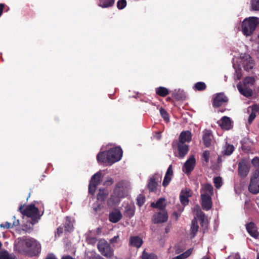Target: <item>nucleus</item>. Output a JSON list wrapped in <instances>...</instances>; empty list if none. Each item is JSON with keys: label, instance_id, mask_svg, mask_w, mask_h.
I'll return each mask as SVG.
<instances>
[{"label": "nucleus", "instance_id": "6e6d98bb", "mask_svg": "<svg viewBox=\"0 0 259 259\" xmlns=\"http://www.w3.org/2000/svg\"><path fill=\"white\" fill-rule=\"evenodd\" d=\"M87 240L89 243L94 244L97 242V239L95 237H90L88 238Z\"/></svg>", "mask_w": 259, "mask_h": 259}, {"label": "nucleus", "instance_id": "1a4fd4ad", "mask_svg": "<svg viewBox=\"0 0 259 259\" xmlns=\"http://www.w3.org/2000/svg\"><path fill=\"white\" fill-rule=\"evenodd\" d=\"M168 220V214L165 210L155 213L152 217L153 224H160L166 222Z\"/></svg>", "mask_w": 259, "mask_h": 259}, {"label": "nucleus", "instance_id": "338daca9", "mask_svg": "<svg viewBox=\"0 0 259 259\" xmlns=\"http://www.w3.org/2000/svg\"><path fill=\"white\" fill-rule=\"evenodd\" d=\"M92 259H105V258H104L103 257H102L100 255H96V256H95L94 257H93L92 258Z\"/></svg>", "mask_w": 259, "mask_h": 259}, {"label": "nucleus", "instance_id": "cd10ccee", "mask_svg": "<svg viewBox=\"0 0 259 259\" xmlns=\"http://www.w3.org/2000/svg\"><path fill=\"white\" fill-rule=\"evenodd\" d=\"M158 183L156 182V178L154 177L151 178L148 184V188L149 191L154 192L157 189Z\"/></svg>", "mask_w": 259, "mask_h": 259}, {"label": "nucleus", "instance_id": "a19ab883", "mask_svg": "<svg viewBox=\"0 0 259 259\" xmlns=\"http://www.w3.org/2000/svg\"><path fill=\"white\" fill-rule=\"evenodd\" d=\"M213 183L217 189H219L222 185V179L220 177H216L213 178Z\"/></svg>", "mask_w": 259, "mask_h": 259}, {"label": "nucleus", "instance_id": "f3484780", "mask_svg": "<svg viewBox=\"0 0 259 259\" xmlns=\"http://www.w3.org/2000/svg\"><path fill=\"white\" fill-rule=\"evenodd\" d=\"M192 140V134L189 131H183L181 133L177 142L185 143L190 142Z\"/></svg>", "mask_w": 259, "mask_h": 259}, {"label": "nucleus", "instance_id": "a878e982", "mask_svg": "<svg viewBox=\"0 0 259 259\" xmlns=\"http://www.w3.org/2000/svg\"><path fill=\"white\" fill-rule=\"evenodd\" d=\"M108 195V191L105 188H100L99 190V192L97 195V200L103 201H104Z\"/></svg>", "mask_w": 259, "mask_h": 259}, {"label": "nucleus", "instance_id": "473e14b6", "mask_svg": "<svg viewBox=\"0 0 259 259\" xmlns=\"http://www.w3.org/2000/svg\"><path fill=\"white\" fill-rule=\"evenodd\" d=\"M124 215L129 218H132L135 214V209L131 206H127L125 207Z\"/></svg>", "mask_w": 259, "mask_h": 259}, {"label": "nucleus", "instance_id": "de8ad7c7", "mask_svg": "<svg viewBox=\"0 0 259 259\" xmlns=\"http://www.w3.org/2000/svg\"><path fill=\"white\" fill-rule=\"evenodd\" d=\"M210 152L208 150H205L203 152L202 157L206 163L208 162Z\"/></svg>", "mask_w": 259, "mask_h": 259}, {"label": "nucleus", "instance_id": "20e7f679", "mask_svg": "<svg viewBox=\"0 0 259 259\" xmlns=\"http://www.w3.org/2000/svg\"><path fill=\"white\" fill-rule=\"evenodd\" d=\"M19 210L22 214L31 218L32 220H36L39 216L38 209L33 204L26 206L25 208H24L23 205H21L19 208Z\"/></svg>", "mask_w": 259, "mask_h": 259}, {"label": "nucleus", "instance_id": "37998d69", "mask_svg": "<svg viewBox=\"0 0 259 259\" xmlns=\"http://www.w3.org/2000/svg\"><path fill=\"white\" fill-rule=\"evenodd\" d=\"M0 259H14L6 250L0 252Z\"/></svg>", "mask_w": 259, "mask_h": 259}, {"label": "nucleus", "instance_id": "4be33fe9", "mask_svg": "<svg viewBox=\"0 0 259 259\" xmlns=\"http://www.w3.org/2000/svg\"><path fill=\"white\" fill-rule=\"evenodd\" d=\"M199 226L198 221L196 218H194L192 221L191 226L190 229V235L191 238H194L197 234L198 231Z\"/></svg>", "mask_w": 259, "mask_h": 259}, {"label": "nucleus", "instance_id": "ddd939ff", "mask_svg": "<svg viewBox=\"0 0 259 259\" xmlns=\"http://www.w3.org/2000/svg\"><path fill=\"white\" fill-rule=\"evenodd\" d=\"M237 88L240 93L246 97H250L252 95V91L250 87L241 84L240 83L237 85Z\"/></svg>", "mask_w": 259, "mask_h": 259}, {"label": "nucleus", "instance_id": "6e6552de", "mask_svg": "<svg viewBox=\"0 0 259 259\" xmlns=\"http://www.w3.org/2000/svg\"><path fill=\"white\" fill-rule=\"evenodd\" d=\"M240 62L244 69L246 71H249L253 67V60L249 55L245 54L241 57Z\"/></svg>", "mask_w": 259, "mask_h": 259}, {"label": "nucleus", "instance_id": "4468645a", "mask_svg": "<svg viewBox=\"0 0 259 259\" xmlns=\"http://www.w3.org/2000/svg\"><path fill=\"white\" fill-rule=\"evenodd\" d=\"M218 123L222 129L225 130H229L232 126V123L230 117L226 116H223L221 120L218 121Z\"/></svg>", "mask_w": 259, "mask_h": 259}, {"label": "nucleus", "instance_id": "bb28decb", "mask_svg": "<svg viewBox=\"0 0 259 259\" xmlns=\"http://www.w3.org/2000/svg\"><path fill=\"white\" fill-rule=\"evenodd\" d=\"M100 253L107 258H110L113 254V250L108 244L102 250H101Z\"/></svg>", "mask_w": 259, "mask_h": 259}, {"label": "nucleus", "instance_id": "0e129e2a", "mask_svg": "<svg viewBox=\"0 0 259 259\" xmlns=\"http://www.w3.org/2000/svg\"><path fill=\"white\" fill-rule=\"evenodd\" d=\"M119 238L118 236H114L113 238L110 240V242L113 243L117 242V239Z\"/></svg>", "mask_w": 259, "mask_h": 259}, {"label": "nucleus", "instance_id": "72a5a7b5", "mask_svg": "<svg viewBox=\"0 0 259 259\" xmlns=\"http://www.w3.org/2000/svg\"><path fill=\"white\" fill-rule=\"evenodd\" d=\"M206 84L204 82L201 81L196 82L193 87L194 90L198 91H204L206 89Z\"/></svg>", "mask_w": 259, "mask_h": 259}, {"label": "nucleus", "instance_id": "b1692460", "mask_svg": "<svg viewBox=\"0 0 259 259\" xmlns=\"http://www.w3.org/2000/svg\"><path fill=\"white\" fill-rule=\"evenodd\" d=\"M165 200L164 198H160L156 203H151V206L153 208H158V209L163 211L166 206V204H164Z\"/></svg>", "mask_w": 259, "mask_h": 259}, {"label": "nucleus", "instance_id": "a211bd4d", "mask_svg": "<svg viewBox=\"0 0 259 259\" xmlns=\"http://www.w3.org/2000/svg\"><path fill=\"white\" fill-rule=\"evenodd\" d=\"M191 196V190H186L182 191L180 195V199L181 203L184 205H187L189 203L188 198Z\"/></svg>", "mask_w": 259, "mask_h": 259}, {"label": "nucleus", "instance_id": "c9c22d12", "mask_svg": "<svg viewBox=\"0 0 259 259\" xmlns=\"http://www.w3.org/2000/svg\"><path fill=\"white\" fill-rule=\"evenodd\" d=\"M255 79L253 77L248 76L244 78L243 84H244V85L250 87L253 85Z\"/></svg>", "mask_w": 259, "mask_h": 259}, {"label": "nucleus", "instance_id": "f8f14e48", "mask_svg": "<svg viewBox=\"0 0 259 259\" xmlns=\"http://www.w3.org/2000/svg\"><path fill=\"white\" fill-rule=\"evenodd\" d=\"M227 101V97L225 95V94L222 93H219L213 99V106L215 107H219Z\"/></svg>", "mask_w": 259, "mask_h": 259}, {"label": "nucleus", "instance_id": "dca6fc26", "mask_svg": "<svg viewBox=\"0 0 259 259\" xmlns=\"http://www.w3.org/2000/svg\"><path fill=\"white\" fill-rule=\"evenodd\" d=\"M122 215L118 209H115L112 211L109 215V221L113 223H116L119 222L122 218Z\"/></svg>", "mask_w": 259, "mask_h": 259}, {"label": "nucleus", "instance_id": "0eeeda50", "mask_svg": "<svg viewBox=\"0 0 259 259\" xmlns=\"http://www.w3.org/2000/svg\"><path fill=\"white\" fill-rule=\"evenodd\" d=\"M196 159L194 155H191L186 160L183 166V170L187 174H190L194 169Z\"/></svg>", "mask_w": 259, "mask_h": 259}, {"label": "nucleus", "instance_id": "5fc2aeb1", "mask_svg": "<svg viewBox=\"0 0 259 259\" xmlns=\"http://www.w3.org/2000/svg\"><path fill=\"white\" fill-rule=\"evenodd\" d=\"M251 163L253 165L257 166L259 165V158L257 157H255L252 159Z\"/></svg>", "mask_w": 259, "mask_h": 259}, {"label": "nucleus", "instance_id": "5701e85b", "mask_svg": "<svg viewBox=\"0 0 259 259\" xmlns=\"http://www.w3.org/2000/svg\"><path fill=\"white\" fill-rule=\"evenodd\" d=\"M130 244L133 246L139 248L143 244V240L138 236L131 237L130 240Z\"/></svg>", "mask_w": 259, "mask_h": 259}, {"label": "nucleus", "instance_id": "7ed1b4c3", "mask_svg": "<svg viewBox=\"0 0 259 259\" xmlns=\"http://www.w3.org/2000/svg\"><path fill=\"white\" fill-rule=\"evenodd\" d=\"M23 243L26 246L25 253L30 256L38 255L41 251L40 243L33 238L24 239Z\"/></svg>", "mask_w": 259, "mask_h": 259}, {"label": "nucleus", "instance_id": "2eb2a0df", "mask_svg": "<svg viewBox=\"0 0 259 259\" xmlns=\"http://www.w3.org/2000/svg\"><path fill=\"white\" fill-rule=\"evenodd\" d=\"M249 171V167L245 163L239 162L238 164V175L242 178H245Z\"/></svg>", "mask_w": 259, "mask_h": 259}, {"label": "nucleus", "instance_id": "4c0bfd02", "mask_svg": "<svg viewBox=\"0 0 259 259\" xmlns=\"http://www.w3.org/2000/svg\"><path fill=\"white\" fill-rule=\"evenodd\" d=\"M161 116L164 119V120L168 122L169 121V115L167 112L162 107H161L159 110Z\"/></svg>", "mask_w": 259, "mask_h": 259}, {"label": "nucleus", "instance_id": "052dcab7", "mask_svg": "<svg viewBox=\"0 0 259 259\" xmlns=\"http://www.w3.org/2000/svg\"><path fill=\"white\" fill-rule=\"evenodd\" d=\"M14 221L13 223L12 226H18L19 225V220H16V217L15 216L13 217Z\"/></svg>", "mask_w": 259, "mask_h": 259}, {"label": "nucleus", "instance_id": "e2e57ef3", "mask_svg": "<svg viewBox=\"0 0 259 259\" xmlns=\"http://www.w3.org/2000/svg\"><path fill=\"white\" fill-rule=\"evenodd\" d=\"M95 234L100 235L102 233V229L101 228H97L95 231Z\"/></svg>", "mask_w": 259, "mask_h": 259}, {"label": "nucleus", "instance_id": "13d9d810", "mask_svg": "<svg viewBox=\"0 0 259 259\" xmlns=\"http://www.w3.org/2000/svg\"><path fill=\"white\" fill-rule=\"evenodd\" d=\"M252 111L253 112L259 113V105H254L253 106Z\"/></svg>", "mask_w": 259, "mask_h": 259}, {"label": "nucleus", "instance_id": "603ef678", "mask_svg": "<svg viewBox=\"0 0 259 259\" xmlns=\"http://www.w3.org/2000/svg\"><path fill=\"white\" fill-rule=\"evenodd\" d=\"M0 227L1 228H7V229L13 228V226H12V225L11 224V223H9L8 222H6L5 224H1Z\"/></svg>", "mask_w": 259, "mask_h": 259}, {"label": "nucleus", "instance_id": "680f3d73", "mask_svg": "<svg viewBox=\"0 0 259 259\" xmlns=\"http://www.w3.org/2000/svg\"><path fill=\"white\" fill-rule=\"evenodd\" d=\"M6 5L3 3L0 4V17L3 14Z\"/></svg>", "mask_w": 259, "mask_h": 259}, {"label": "nucleus", "instance_id": "423d86ee", "mask_svg": "<svg viewBox=\"0 0 259 259\" xmlns=\"http://www.w3.org/2000/svg\"><path fill=\"white\" fill-rule=\"evenodd\" d=\"M114 194L120 198H124L127 195L124 181H119L116 184L114 189Z\"/></svg>", "mask_w": 259, "mask_h": 259}, {"label": "nucleus", "instance_id": "412c9836", "mask_svg": "<svg viewBox=\"0 0 259 259\" xmlns=\"http://www.w3.org/2000/svg\"><path fill=\"white\" fill-rule=\"evenodd\" d=\"M212 137V135L210 131L204 130L202 139L203 143L206 147H209L210 146Z\"/></svg>", "mask_w": 259, "mask_h": 259}, {"label": "nucleus", "instance_id": "69168bd1", "mask_svg": "<svg viewBox=\"0 0 259 259\" xmlns=\"http://www.w3.org/2000/svg\"><path fill=\"white\" fill-rule=\"evenodd\" d=\"M61 259H75L73 257L70 256V255H66L63 256Z\"/></svg>", "mask_w": 259, "mask_h": 259}, {"label": "nucleus", "instance_id": "a18cd8bd", "mask_svg": "<svg viewBox=\"0 0 259 259\" xmlns=\"http://www.w3.org/2000/svg\"><path fill=\"white\" fill-rule=\"evenodd\" d=\"M126 6V1L125 0H119L117 4V8L119 10L124 9Z\"/></svg>", "mask_w": 259, "mask_h": 259}, {"label": "nucleus", "instance_id": "39448f33", "mask_svg": "<svg viewBox=\"0 0 259 259\" xmlns=\"http://www.w3.org/2000/svg\"><path fill=\"white\" fill-rule=\"evenodd\" d=\"M248 190L253 194L259 193V168L255 171L250 179Z\"/></svg>", "mask_w": 259, "mask_h": 259}, {"label": "nucleus", "instance_id": "c85d7f7f", "mask_svg": "<svg viewBox=\"0 0 259 259\" xmlns=\"http://www.w3.org/2000/svg\"><path fill=\"white\" fill-rule=\"evenodd\" d=\"M155 92L157 95L162 97H165L169 94L168 90L163 87L156 88Z\"/></svg>", "mask_w": 259, "mask_h": 259}, {"label": "nucleus", "instance_id": "3c124183", "mask_svg": "<svg viewBox=\"0 0 259 259\" xmlns=\"http://www.w3.org/2000/svg\"><path fill=\"white\" fill-rule=\"evenodd\" d=\"M114 183V180L112 178H109L105 182H104L103 185L104 186H109L112 185Z\"/></svg>", "mask_w": 259, "mask_h": 259}, {"label": "nucleus", "instance_id": "ea45409f", "mask_svg": "<svg viewBox=\"0 0 259 259\" xmlns=\"http://www.w3.org/2000/svg\"><path fill=\"white\" fill-rule=\"evenodd\" d=\"M145 202V197L143 194H139L137 198V204L141 207Z\"/></svg>", "mask_w": 259, "mask_h": 259}, {"label": "nucleus", "instance_id": "79ce46f5", "mask_svg": "<svg viewBox=\"0 0 259 259\" xmlns=\"http://www.w3.org/2000/svg\"><path fill=\"white\" fill-rule=\"evenodd\" d=\"M204 190L208 193V194L211 195L213 194V188L210 184H206L204 186Z\"/></svg>", "mask_w": 259, "mask_h": 259}, {"label": "nucleus", "instance_id": "bf43d9fd", "mask_svg": "<svg viewBox=\"0 0 259 259\" xmlns=\"http://www.w3.org/2000/svg\"><path fill=\"white\" fill-rule=\"evenodd\" d=\"M45 259H57L53 253L48 254Z\"/></svg>", "mask_w": 259, "mask_h": 259}, {"label": "nucleus", "instance_id": "2f4dec72", "mask_svg": "<svg viewBox=\"0 0 259 259\" xmlns=\"http://www.w3.org/2000/svg\"><path fill=\"white\" fill-rule=\"evenodd\" d=\"M114 3V0H99V6L105 8L112 7Z\"/></svg>", "mask_w": 259, "mask_h": 259}, {"label": "nucleus", "instance_id": "c756f323", "mask_svg": "<svg viewBox=\"0 0 259 259\" xmlns=\"http://www.w3.org/2000/svg\"><path fill=\"white\" fill-rule=\"evenodd\" d=\"M197 217L200 221L201 225L203 227L205 225L207 219L204 213L200 210L199 206L197 207Z\"/></svg>", "mask_w": 259, "mask_h": 259}, {"label": "nucleus", "instance_id": "6ab92c4d", "mask_svg": "<svg viewBox=\"0 0 259 259\" xmlns=\"http://www.w3.org/2000/svg\"><path fill=\"white\" fill-rule=\"evenodd\" d=\"M177 149L179 156L181 158H183L189 151L188 146L186 144L182 142H177Z\"/></svg>", "mask_w": 259, "mask_h": 259}, {"label": "nucleus", "instance_id": "f03ea898", "mask_svg": "<svg viewBox=\"0 0 259 259\" xmlns=\"http://www.w3.org/2000/svg\"><path fill=\"white\" fill-rule=\"evenodd\" d=\"M259 24V18L251 17L245 19L242 22L241 29L243 34L246 36L251 35Z\"/></svg>", "mask_w": 259, "mask_h": 259}, {"label": "nucleus", "instance_id": "e433bc0d", "mask_svg": "<svg viewBox=\"0 0 259 259\" xmlns=\"http://www.w3.org/2000/svg\"><path fill=\"white\" fill-rule=\"evenodd\" d=\"M142 259H157V256L154 253H148L145 251L143 252Z\"/></svg>", "mask_w": 259, "mask_h": 259}, {"label": "nucleus", "instance_id": "49530a36", "mask_svg": "<svg viewBox=\"0 0 259 259\" xmlns=\"http://www.w3.org/2000/svg\"><path fill=\"white\" fill-rule=\"evenodd\" d=\"M98 186L96 184H89V193L91 195H94L96 191Z\"/></svg>", "mask_w": 259, "mask_h": 259}, {"label": "nucleus", "instance_id": "9d476101", "mask_svg": "<svg viewBox=\"0 0 259 259\" xmlns=\"http://www.w3.org/2000/svg\"><path fill=\"white\" fill-rule=\"evenodd\" d=\"M201 206L204 210H209L212 206L211 196L207 193L201 195Z\"/></svg>", "mask_w": 259, "mask_h": 259}, {"label": "nucleus", "instance_id": "aec40b11", "mask_svg": "<svg viewBox=\"0 0 259 259\" xmlns=\"http://www.w3.org/2000/svg\"><path fill=\"white\" fill-rule=\"evenodd\" d=\"M173 175V170H172V165H170L166 172L165 175L164 176L163 182H162V185L164 187L167 186L169 183H170L171 180V177Z\"/></svg>", "mask_w": 259, "mask_h": 259}, {"label": "nucleus", "instance_id": "9b49d317", "mask_svg": "<svg viewBox=\"0 0 259 259\" xmlns=\"http://www.w3.org/2000/svg\"><path fill=\"white\" fill-rule=\"evenodd\" d=\"M246 229L248 234L254 238L259 236V232L256 225L253 222H250L246 225Z\"/></svg>", "mask_w": 259, "mask_h": 259}, {"label": "nucleus", "instance_id": "09e8293b", "mask_svg": "<svg viewBox=\"0 0 259 259\" xmlns=\"http://www.w3.org/2000/svg\"><path fill=\"white\" fill-rule=\"evenodd\" d=\"M252 8L253 10L259 11V0L252 1Z\"/></svg>", "mask_w": 259, "mask_h": 259}, {"label": "nucleus", "instance_id": "7c9ffc66", "mask_svg": "<svg viewBox=\"0 0 259 259\" xmlns=\"http://www.w3.org/2000/svg\"><path fill=\"white\" fill-rule=\"evenodd\" d=\"M101 178V172L100 171H98L92 177L90 183L96 184V185L98 186L100 183Z\"/></svg>", "mask_w": 259, "mask_h": 259}, {"label": "nucleus", "instance_id": "4d7b16f0", "mask_svg": "<svg viewBox=\"0 0 259 259\" xmlns=\"http://www.w3.org/2000/svg\"><path fill=\"white\" fill-rule=\"evenodd\" d=\"M256 117V114L255 112H253V111L252 113L249 115V118H248V122L251 123L254 119Z\"/></svg>", "mask_w": 259, "mask_h": 259}, {"label": "nucleus", "instance_id": "8fccbe9b", "mask_svg": "<svg viewBox=\"0 0 259 259\" xmlns=\"http://www.w3.org/2000/svg\"><path fill=\"white\" fill-rule=\"evenodd\" d=\"M64 230V228H63V227H62V226L59 227L57 228V231L55 233V237H56L57 235H58V237H60V235L63 233Z\"/></svg>", "mask_w": 259, "mask_h": 259}, {"label": "nucleus", "instance_id": "f704fd0d", "mask_svg": "<svg viewBox=\"0 0 259 259\" xmlns=\"http://www.w3.org/2000/svg\"><path fill=\"white\" fill-rule=\"evenodd\" d=\"M234 150V147L233 145L226 143L223 153L224 155H230L233 153Z\"/></svg>", "mask_w": 259, "mask_h": 259}, {"label": "nucleus", "instance_id": "58836bf2", "mask_svg": "<svg viewBox=\"0 0 259 259\" xmlns=\"http://www.w3.org/2000/svg\"><path fill=\"white\" fill-rule=\"evenodd\" d=\"M108 244V242L104 239L99 240L97 244V247L99 251L100 252L101 250H102Z\"/></svg>", "mask_w": 259, "mask_h": 259}, {"label": "nucleus", "instance_id": "774afa93", "mask_svg": "<svg viewBox=\"0 0 259 259\" xmlns=\"http://www.w3.org/2000/svg\"><path fill=\"white\" fill-rule=\"evenodd\" d=\"M234 259H241L240 256L238 254H237L235 255Z\"/></svg>", "mask_w": 259, "mask_h": 259}, {"label": "nucleus", "instance_id": "393cba45", "mask_svg": "<svg viewBox=\"0 0 259 259\" xmlns=\"http://www.w3.org/2000/svg\"><path fill=\"white\" fill-rule=\"evenodd\" d=\"M63 228L64 231L67 232H70L73 229V225L71 222V219L69 217H66L65 218V222L63 224Z\"/></svg>", "mask_w": 259, "mask_h": 259}, {"label": "nucleus", "instance_id": "f257e3e1", "mask_svg": "<svg viewBox=\"0 0 259 259\" xmlns=\"http://www.w3.org/2000/svg\"><path fill=\"white\" fill-rule=\"evenodd\" d=\"M122 156V150L120 147L111 148L106 151L99 152L97 155L99 162L110 163L111 164L119 161Z\"/></svg>", "mask_w": 259, "mask_h": 259}, {"label": "nucleus", "instance_id": "864d4df0", "mask_svg": "<svg viewBox=\"0 0 259 259\" xmlns=\"http://www.w3.org/2000/svg\"><path fill=\"white\" fill-rule=\"evenodd\" d=\"M172 96L177 100H180L182 98V96L179 93V92L173 93Z\"/></svg>", "mask_w": 259, "mask_h": 259}, {"label": "nucleus", "instance_id": "c03bdc74", "mask_svg": "<svg viewBox=\"0 0 259 259\" xmlns=\"http://www.w3.org/2000/svg\"><path fill=\"white\" fill-rule=\"evenodd\" d=\"M193 248H191L184 252V253L181 254L180 256L182 259H185L189 257L192 253Z\"/></svg>", "mask_w": 259, "mask_h": 259}]
</instances>
